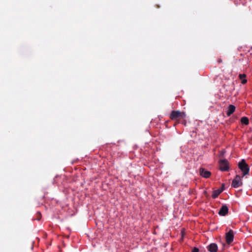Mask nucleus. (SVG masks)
I'll return each instance as SVG.
<instances>
[{
	"label": "nucleus",
	"mask_w": 252,
	"mask_h": 252,
	"mask_svg": "<svg viewBox=\"0 0 252 252\" xmlns=\"http://www.w3.org/2000/svg\"><path fill=\"white\" fill-rule=\"evenodd\" d=\"M239 168L242 172L243 175L242 177H243L245 175H248L250 171V167L249 165L246 163L245 159H242L238 164Z\"/></svg>",
	"instance_id": "f257e3e1"
},
{
	"label": "nucleus",
	"mask_w": 252,
	"mask_h": 252,
	"mask_svg": "<svg viewBox=\"0 0 252 252\" xmlns=\"http://www.w3.org/2000/svg\"><path fill=\"white\" fill-rule=\"evenodd\" d=\"M186 116V113L184 112L173 110L170 115V118L172 120H178L181 118L184 119Z\"/></svg>",
	"instance_id": "f03ea898"
},
{
	"label": "nucleus",
	"mask_w": 252,
	"mask_h": 252,
	"mask_svg": "<svg viewBox=\"0 0 252 252\" xmlns=\"http://www.w3.org/2000/svg\"><path fill=\"white\" fill-rule=\"evenodd\" d=\"M242 178V177H241L239 175H236L235 178L232 180L231 187L234 188L241 187L243 185L241 179Z\"/></svg>",
	"instance_id": "7ed1b4c3"
},
{
	"label": "nucleus",
	"mask_w": 252,
	"mask_h": 252,
	"mask_svg": "<svg viewBox=\"0 0 252 252\" xmlns=\"http://www.w3.org/2000/svg\"><path fill=\"white\" fill-rule=\"evenodd\" d=\"M220 169L222 171H227L229 169L228 161L226 159L220 161Z\"/></svg>",
	"instance_id": "20e7f679"
},
{
	"label": "nucleus",
	"mask_w": 252,
	"mask_h": 252,
	"mask_svg": "<svg viewBox=\"0 0 252 252\" xmlns=\"http://www.w3.org/2000/svg\"><path fill=\"white\" fill-rule=\"evenodd\" d=\"M226 242L228 244L231 243L234 239V233L233 230H230L227 233H226Z\"/></svg>",
	"instance_id": "39448f33"
},
{
	"label": "nucleus",
	"mask_w": 252,
	"mask_h": 252,
	"mask_svg": "<svg viewBox=\"0 0 252 252\" xmlns=\"http://www.w3.org/2000/svg\"><path fill=\"white\" fill-rule=\"evenodd\" d=\"M228 208L227 206L226 205H223L220 208L219 212V214L221 216H225L228 214Z\"/></svg>",
	"instance_id": "423d86ee"
},
{
	"label": "nucleus",
	"mask_w": 252,
	"mask_h": 252,
	"mask_svg": "<svg viewBox=\"0 0 252 252\" xmlns=\"http://www.w3.org/2000/svg\"><path fill=\"white\" fill-rule=\"evenodd\" d=\"M199 173L201 176L205 178H209L211 175V173L210 171L206 170L204 168H200Z\"/></svg>",
	"instance_id": "0eeeda50"
},
{
	"label": "nucleus",
	"mask_w": 252,
	"mask_h": 252,
	"mask_svg": "<svg viewBox=\"0 0 252 252\" xmlns=\"http://www.w3.org/2000/svg\"><path fill=\"white\" fill-rule=\"evenodd\" d=\"M207 249L210 252H217L218 251V246L215 243H211L207 247Z\"/></svg>",
	"instance_id": "6e6552de"
},
{
	"label": "nucleus",
	"mask_w": 252,
	"mask_h": 252,
	"mask_svg": "<svg viewBox=\"0 0 252 252\" xmlns=\"http://www.w3.org/2000/svg\"><path fill=\"white\" fill-rule=\"evenodd\" d=\"M235 111V107L233 105H229L227 111L226 112V115L227 116H230L233 114Z\"/></svg>",
	"instance_id": "1a4fd4ad"
},
{
	"label": "nucleus",
	"mask_w": 252,
	"mask_h": 252,
	"mask_svg": "<svg viewBox=\"0 0 252 252\" xmlns=\"http://www.w3.org/2000/svg\"><path fill=\"white\" fill-rule=\"evenodd\" d=\"M222 192V189H217L213 191V193L212 194V197L213 198H216L220 195V194Z\"/></svg>",
	"instance_id": "9d476101"
},
{
	"label": "nucleus",
	"mask_w": 252,
	"mask_h": 252,
	"mask_svg": "<svg viewBox=\"0 0 252 252\" xmlns=\"http://www.w3.org/2000/svg\"><path fill=\"white\" fill-rule=\"evenodd\" d=\"M246 75L245 74H240L239 75V79L242 80V82H241L242 84H245L247 83V80L246 79Z\"/></svg>",
	"instance_id": "9b49d317"
},
{
	"label": "nucleus",
	"mask_w": 252,
	"mask_h": 252,
	"mask_svg": "<svg viewBox=\"0 0 252 252\" xmlns=\"http://www.w3.org/2000/svg\"><path fill=\"white\" fill-rule=\"evenodd\" d=\"M241 122L243 124L247 125L249 124V121L247 117H243L241 119Z\"/></svg>",
	"instance_id": "f8f14e48"
},
{
	"label": "nucleus",
	"mask_w": 252,
	"mask_h": 252,
	"mask_svg": "<svg viewBox=\"0 0 252 252\" xmlns=\"http://www.w3.org/2000/svg\"><path fill=\"white\" fill-rule=\"evenodd\" d=\"M36 215L37 216V218L36 219V220H39L41 219V214L40 213V212H37L36 213Z\"/></svg>",
	"instance_id": "ddd939ff"
},
{
	"label": "nucleus",
	"mask_w": 252,
	"mask_h": 252,
	"mask_svg": "<svg viewBox=\"0 0 252 252\" xmlns=\"http://www.w3.org/2000/svg\"><path fill=\"white\" fill-rule=\"evenodd\" d=\"M199 249L196 247H194L191 250V252H199Z\"/></svg>",
	"instance_id": "4468645a"
},
{
	"label": "nucleus",
	"mask_w": 252,
	"mask_h": 252,
	"mask_svg": "<svg viewBox=\"0 0 252 252\" xmlns=\"http://www.w3.org/2000/svg\"><path fill=\"white\" fill-rule=\"evenodd\" d=\"M222 189V191H223V190L224 189V184H222L221 185V188L220 189Z\"/></svg>",
	"instance_id": "2eb2a0df"
},
{
	"label": "nucleus",
	"mask_w": 252,
	"mask_h": 252,
	"mask_svg": "<svg viewBox=\"0 0 252 252\" xmlns=\"http://www.w3.org/2000/svg\"><path fill=\"white\" fill-rule=\"evenodd\" d=\"M217 62H218L219 63H222V60H221V58H219V59H218V60Z\"/></svg>",
	"instance_id": "dca6fc26"
}]
</instances>
